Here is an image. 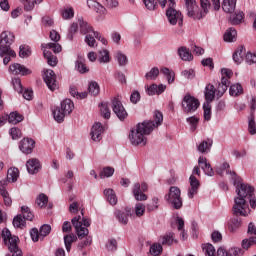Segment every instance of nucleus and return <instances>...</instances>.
<instances>
[{"mask_svg":"<svg viewBox=\"0 0 256 256\" xmlns=\"http://www.w3.org/2000/svg\"><path fill=\"white\" fill-rule=\"evenodd\" d=\"M112 111L115 113L116 117L120 121H125V118L128 117L127 110H125V107L123 106V103L119 99V97H115L112 100Z\"/></svg>","mask_w":256,"mask_h":256,"instance_id":"10","label":"nucleus"},{"mask_svg":"<svg viewBox=\"0 0 256 256\" xmlns=\"http://www.w3.org/2000/svg\"><path fill=\"white\" fill-rule=\"evenodd\" d=\"M26 168L30 175H35L38 171H41V162L37 158L29 159L26 162Z\"/></svg>","mask_w":256,"mask_h":256,"instance_id":"19","label":"nucleus"},{"mask_svg":"<svg viewBox=\"0 0 256 256\" xmlns=\"http://www.w3.org/2000/svg\"><path fill=\"white\" fill-rule=\"evenodd\" d=\"M78 25L82 35H89L91 33L94 35V33H97V31L93 30V26L87 23L83 18L78 19Z\"/></svg>","mask_w":256,"mask_h":256,"instance_id":"21","label":"nucleus"},{"mask_svg":"<svg viewBox=\"0 0 256 256\" xmlns=\"http://www.w3.org/2000/svg\"><path fill=\"white\" fill-rule=\"evenodd\" d=\"M6 117L8 122L12 125H17V123H21V121H23V115L17 112H12L8 116L6 115Z\"/></svg>","mask_w":256,"mask_h":256,"instance_id":"40","label":"nucleus"},{"mask_svg":"<svg viewBox=\"0 0 256 256\" xmlns=\"http://www.w3.org/2000/svg\"><path fill=\"white\" fill-rule=\"evenodd\" d=\"M160 243L162 245H168V246L173 245V243H177V240L175 239V233L173 232L166 233L164 236L161 237Z\"/></svg>","mask_w":256,"mask_h":256,"instance_id":"30","label":"nucleus"},{"mask_svg":"<svg viewBox=\"0 0 256 256\" xmlns=\"http://www.w3.org/2000/svg\"><path fill=\"white\" fill-rule=\"evenodd\" d=\"M53 117L57 123H63L65 121V116L67 113L63 109H61V106H57L53 111Z\"/></svg>","mask_w":256,"mask_h":256,"instance_id":"31","label":"nucleus"},{"mask_svg":"<svg viewBox=\"0 0 256 256\" xmlns=\"http://www.w3.org/2000/svg\"><path fill=\"white\" fill-rule=\"evenodd\" d=\"M245 19V14L242 11L232 14L229 18L231 25H239Z\"/></svg>","mask_w":256,"mask_h":256,"instance_id":"36","label":"nucleus"},{"mask_svg":"<svg viewBox=\"0 0 256 256\" xmlns=\"http://www.w3.org/2000/svg\"><path fill=\"white\" fill-rule=\"evenodd\" d=\"M229 93L231 97H239V95H243V86L239 83L231 85Z\"/></svg>","mask_w":256,"mask_h":256,"instance_id":"42","label":"nucleus"},{"mask_svg":"<svg viewBox=\"0 0 256 256\" xmlns=\"http://www.w3.org/2000/svg\"><path fill=\"white\" fill-rule=\"evenodd\" d=\"M218 175H230V179L235 180L237 177V174L235 172L229 170V163L224 162L218 169H217Z\"/></svg>","mask_w":256,"mask_h":256,"instance_id":"26","label":"nucleus"},{"mask_svg":"<svg viewBox=\"0 0 256 256\" xmlns=\"http://www.w3.org/2000/svg\"><path fill=\"white\" fill-rule=\"evenodd\" d=\"M115 59L120 67H125V65L129 63V60L127 59V55H125L121 51L116 52Z\"/></svg>","mask_w":256,"mask_h":256,"instance_id":"43","label":"nucleus"},{"mask_svg":"<svg viewBox=\"0 0 256 256\" xmlns=\"http://www.w3.org/2000/svg\"><path fill=\"white\" fill-rule=\"evenodd\" d=\"M9 71L10 73H12V75H22V76L30 75L31 73V70H29L27 67L19 63H14L10 65Z\"/></svg>","mask_w":256,"mask_h":256,"instance_id":"17","label":"nucleus"},{"mask_svg":"<svg viewBox=\"0 0 256 256\" xmlns=\"http://www.w3.org/2000/svg\"><path fill=\"white\" fill-rule=\"evenodd\" d=\"M186 121L189 124L191 131H195L197 129V126L199 125V117L191 116L188 117Z\"/></svg>","mask_w":256,"mask_h":256,"instance_id":"52","label":"nucleus"},{"mask_svg":"<svg viewBox=\"0 0 256 256\" xmlns=\"http://www.w3.org/2000/svg\"><path fill=\"white\" fill-rule=\"evenodd\" d=\"M159 73H161V70H159L158 67L151 68L150 71L145 74L146 81H157Z\"/></svg>","mask_w":256,"mask_h":256,"instance_id":"38","label":"nucleus"},{"mask_svg":"<svg viewBox=\"0 0 256 256\" xmlns=\"http://www.w3.org/2000/svg\"><path fill=\"white\" fill-rule=\"evenodd\" d=\"M148 213H153V211H157L159 209V198L153 197L151 203H148L146 206Z\"/></svg>","mask_w":256,"mask_h":256,"instance_id":"48","label":"nucleus"},{"mask_svg":"<svg viewBox=\"0 0 256 256\" xmlns=\"http://www.w3.org/2000/svg\"><path fill=\"white\" fill-rule=\"evenodd\" d=\"M13 226L16 227V229H23L25 227V219L21 215H17L13 219Z\"/></svg>","mask_w":256,"mask_h":256,"instance_id":"53","label":"nucleus"},{"mask_svg":"<svg viewBox=\"0 0 256 256\" xmlns=\"http://www.w3.org/2000/svg\"><path fill=\"white\" fill-rule=\"evenodd\" d=\"M50 39L51 41H54V43L42 44V48L52 49L54 53H61L62 48L60 44L57 43L61 39L59 33H57L55 30L50 31Z\"/></svg>","mask_w":256,"mask_h":256,"instance_id":"11","label":"nucleus"},{"mask_svg":"<svg viewBox=\"0 0 256 256\" xmlns=\"http://www.w3.org/2000/svg\"><path fill=\"white\" fill-rule=\"evenodd\" d=\"M72 225L79 239H85L89 235L87 227H91V220L83 217V210H81V215L72 218Z\"/></svg>","mask_w":256,"mask_h":256,"instance_id":"5","label":"nucleus"},{"mask_svg":"<svg viewBox=\"0 0 256 256\" xmlns=\"http://www.w3.org/2000/svg\"><path fill=\"white\" fill-rule=\"evenodd\" d=\"M176 223H177L178 231H181L180 237L181 239H183V241H185V239H187V233H185V230H183V227H185V221L183 220V218L177 217Z\"/></svg>","mask_w":256,"mask_h":256,"instance_id":"47","label":"nucleus"},{"mask_svg":"<svg viewBox=\"0 0 256 256\" xmlns=\"http://www.w3.org/2000/svg\"><path fill=\"white\" fill-rule=\"evenodd\" d=\"M114 215L120 225H127V223H129V217L131 215V208H126L125 210H116Z\"/></svg>","mask_w":256,"mask_h":256,"instance_id":"15","label":"nucleus"},{"mask_svg":"<svg viewBox=\"0 0 256 256\" xmlns=\"http://www.w3.org/2000/svg\"><path fill=\"white\" fill-rule=\"evenodd\" d=\"M35 147V140L31 138H24L19 144V149L24 153V155H30L33 153Z\"/></svg>","mask_w":256,"mask_h":256,"instance_id":"14","label":"nucleus"},{"mask_svg":"<svg viewBox=\"0 0 256 256\" xmlns=\"http://www.w3.org/2000/svg\"><path fill=\"white\" fill-rule=\"evenodd\" d=\"M169 7L166 10V17L170 25H183V14L175 9V0H168Z\"/></svg>","mask_w":256,"mask_h":256,"instance_id":"6","label":"nucleus"},{"mask_svg":"<svg viewBox=\"0 0 256 256\" xmlns=\"http://www.w3.org/2000/svg\"><path fill=\"white\" fill-rule=\"evenodd\" d=\"M75 17V9L73 7H65L62 10V18L65 19L66 21H69Z\"/></svg>","mask_w":256,"mask_h":256,"instance_id":"44","label":"nucleus"},{"mask_svg":"<svg viewBox=\"0 0 256 256\" xmlns=\"http://www.w3.org/2000/svg\"><path fill=\"white\" fill-rule=\"evenodd\" d=\"M146 93L147 95L153 96V95H161L162 93H165V89H167V86L165 84H155L153 83L150 86H146Z\"/></svg>","mask_w":256,"mask_h":256,"instance_id":"16","label":"nucleus"},{"mask_svg":"<svg viewBox=\"0 0 256 256\" xmlns=\"http://www.w3.org/2000/svg\"><path fill=\"white\" fill-rule=\"evenodd\" d=\"M21 212H22V218L24 221H33V212H31V209L27 206H22L21 207Z\"/></svg>","mask_w":256,"mask_h":256,"instance_id":"50","label":"nucleus"},{"mask_svg":"<svg viewBox=\"0 0 256 256\" xmlns=\"http://www.w3.org/2000/svg\"><path fill=\"white\" fill-rule=\"evenodd\" d=\"M12 85L14 87V91H17V93H23V85L21 84V79L13 78Z\"/></svg>","mask_w":256,"mask_h":256,"instance_id":"63","label":"nucleus"},{"mask_svg":"<svg viewBox=\"0 0 256 256\" xmlns=\"http://www.w3.org/2000/svg\"><path fill=\"white\" fill-rule=\"evenodd\" d=\"M49 233H51V225L44 224L40 227L39 235H40V237H42V239L44 237H47V235H49Z\"/></svg>","mask_w":256,"mask_h":256,"instance_id":"62","label":"nucleus"},{"mask_svg":"<svg viewBox=\"0 0 256 256\" xmlns=\"http://www.w3.org/2000/svg\"><path fill=\"white\" fill-rule=\"evenodd\" d=\"M203 252L206 256H215V246L212 244H205L203 246Z\"/></svg>","mask_w":256,"mask_h":256,"instance_id":"60","label":"nucleus"},{"mask_svg":"<svg viewBox=\"0 0 256 256\" xmlns=\"http://www.w3.org/2000/svg\"><path fill=\"white\" fill-rule=\"evenodd\" d=\"M43 55L45 59H47V63L50 67H55V65H57V56L53 55L51 51L44 50Z\"/></svg>","mask_w":256,"mask_h":256,"instance_id":"45","label":"nucleus"},{"mask_svg":"<svg viewBox=\"0 0 256 256\" xmlns=\"http://www.w3.org/2000/svg\"><path fill=\"white\" fill-rule=\"evenodd\" d=\"M19 57H21V59L31 57V48L28 45H21L19 47Z\"/></svg>","mask_w":256,"mask_h":256,"instance_id":"51","label":"nucleus"},{"mask_svg":"<svg viewBox=\"0 0 256 256\" xmlns=\"http://www.w3.org/2000/svg\"><path fill=\"white\" fill-rule=\"evenodd\" d=\"M77 236L75 234H69L64 236V245L66 247V251L69 253L71 251V245H73L74 241H76Z\"/></svg>","mask_w":256,"mask_h":256,"instance_id":"46","label":"nucleus"},{"mask_svg":"<svg viewBox=\"0 0 256 256\" xmlns=\"http://www.w3.org/2000/svg\"><path fill=\"white\" fill-rule=\"evenodd\" d=\"M234 185H236L237 197L234 199L232 211L236 217H249L251 209L246 199L248 197L250 207L256 209L255 189L249 184H237L235 181Z\"/></svg>","mask_w":256,"mask_h":256,"instance_id":"1","label":"nucleus"},{"mask_svg":"<svg viewBox=\"0 0 256 256\" xmlns=\"http://www.w3.org/2000/svg\"><path fill=\"white\" fill-rule=\"evenodd\" d=\"M245 59L248 65H253L254 63H256V51L254 53L252 52L246 53Z\"/></svg>","mask_w":256,"mask_h":256,"instance_id":"64","label":"nucleus"},{"mask_svg":"<svg viewBox=\"0 0 256 256\" xmlns=\"http://www.w3.org/2000/svg\"><path fill=\"white\" fill-rule=\"evenodd\" d=\"M237 7V0H223L222 9L225 13H233Z\"/></svg>","mask_w":256,"mask_h":256,"instance_id":"27","label":"nucleus"},{"mask_svg":"<svg viewBox=\"0 0 256 256\" xmlns=\"http://www.w3.org/2000/svg\"><path fill=\"white\" fill-rule=\"evenodd\" d=\"M252 245H256V236H252L242 241L243 249H249V247H252Z\"/></svg>","mask_w":256,"mask_h":256,"instance_id":"58","label":"nucleus"},{"mask_svg":"<svg viewBox=\"0 0 256 256\" xmlns=\"http://www.w3.org/2000/svg\"><path fill=\"white\" fill-rule=\"evenodd\" d=\"M99 63H109L111 61V57L109 56V50L103 49L99 52Z\"/></svg>","mask_w":256,"mask_h":256,"instance_id":"49","label":"nucleus"},{"mask_svg":"<svg viewBox=\"0 0 256 256\" xmlns=\"http://www.w3.org/2000/svg\"><path fill=\"white\" fill-rule=\"evenodd\" d=\"M224 41L226 43H233V41H237V30L235 28H229L224 33Z\"/></svg>","mask_w":256,"mask_h":256,"instance_id":"33","label":"nucleus"},{"mask_svg":"<svg viewBox=\"0 0 256 256\" xmlns=\"http://www.w3.org/2000/svg\"><path fill=\"white\" fill-rule=\"evenodd\" d=\"M136 217H143L145 215V204L138 202L134 207Z\"/></svg>","mask_w":256,"mask_h":256,"instance_id":"55","label":"nucleus"},{"mask_svg":"<svg viewBox=\"0 0 256 256\" xmlns=\"http://www.w3.org/2000/svg\"><path fill=\"white\" fill-rule=\"evenodd\" d=\"M19 179V169L17 168H10L7 172V178L4 179L8 183H16V181Z\"/></svg>","mask_w":256,"mask_h":256,"instance_id":"32","label":"nucleus"},{"mask_svg":"<svg viewBox=\"0 0 256 256\" xmlns=\"http://www.w3.org/2000/svg\"><path fill=\"white\" fill-rule=\"evenodd\" d=\"M61 109L67 115H71L73 113V109H75V104L71 101V99H65L61 102Z\"/></svg>","mask_w":256,"mask_h":256,"instance_id":"29","label":"nucleus"},{"mask_svg":"<svg viewBox=\"0 0 256 256\" xmlns=\"http://www.w3.org/2000/svg\"><path fill=\"white\" fill-rule=\"evenodd\" d=\"M199 100L191 94H187L184 96L182 100V108L184 113H195L197 109H199Z\"/></svg>","mask_w":256,"mask_h":256,"instance_id":"9","label":"nucleus"},{"mask_svg":"<svg viewBox=\"0 0 256 256\" xmlns=\"http://www.w3.org/2000/svg\"><path fill=\"white\" fill-rule=\"evenodd\" d=\"M212 146L213 140H204L198 145L197 150L199 151V153H203L204 155H206L211 151Z\"/></svg>","mask_w":256,"mask_h":256,"instance_id":"28","label":"nucleus"},{"mask_svg":"<svg viewBox=\"0 0 256 256\" xmlns=\"http://www.w3.org/2000/svg\"><path fill=\"white\" fill-rule=\"evenodd\" d=\"M107 251H111L112 253L117 251V240L114 238H110L106 243Z\"/></svg>","mask_w":256,"mask_h":256,"instance_id":"59","label":"nucleus"},{"mask_svg":"<svg viewBox=\"0 0 256 256\" xmlns=\"http://www.w3.org/2000/svg\"><path fill=\"white\" fill-rule=\"evenodd\" d=\"M47 203H49V198L45 194H40L36 198V204L38 205V207H45V205H47Z\"/></svg>","mask_w":256,"mask_h":256,"instance_id":"57","label":"nucleus"},{"mask_svg":"<svg viewBox=\"0 0 256 256\" xmlns=\"http://www.w3.org/2000/svg\"><path fill=\"white\" fill-rule=\"evenodd\" d=\"M241 227V219L238 217H233L228 222V228L232 233H235L237 229Z\"/></svg>","mask_w":256,"mask_h":256,"instance_id":"41","label":"nucleus"},{"mask_svg":"<svg viewBox=\"0 0 256 256\" xmlns=\"http://www.w3.org/2000/svg\"><path fill=\"white\" fill-rule=\"evenodd\" d=\"M105 131V128H103V124L100 122H95L91 128V139L93 141L99 142L101 139H103V133Z\"/></svg>","mask_w":256,"mask_h":256,"instance_id":"13","label":"nucleus"},{"mask_svg":"<svg viewBox=\"0 0 256 256\" xmlns=\"http://www.w3.org/2000/svg\"><path fill=\"white\" fill-rule=\"evenodd\" d=\"M190 181V188L188 189V197L189 199H193L199 191V186L201 185L199 183V180L194 175H191L189 178Z\"/></svg>","mask_w":256,"mask_h":256,"instance_id":"18","label":"nucleus"},{"mask_svg":"<svg viewBox=\"0 0 256 256\" xmlns=\"http://www.w3.org/2000/svg\"><path fill=\"white\" fill-rule=\"evenodd\" d=\"M132 193L136 201H147V195L141 191V184L135 183Z\"/></svg>","mask_w":256,"mask_h":256,"instance_id":"23","label":"nucleus"},{"mask_svg":"<svg viewBox=\"0 0 256 256\" xmlns=\"http://www.w3.org/2000/svg\"><path fill=\"white\" fill-rule=\"evenodd\" d=\"M75 68L77 69L78 72L80 73H89V68L87 67V64H85V59L79 57L76 60L75 63Z\"/></svg>","mask_w":256,"mask_h":256,"instance_id":"39","label":"nucleus"},{"mask_svg":"<svg viewBox=\"0 0 256 256\" xmlns=\"http://www.w3.org/2000/svg\"><path fill=\"white\" fill-rule=\"evenodd\" d=\"M151 255L158 256L160 253H163V246L160 243H154L150 247Z\"/></svg>","mask_w":256,"mask_h":256,"instance_id":"54","label":"nucleus"},{"mask_svg":"<svg viewBox=\"0 0 256 256\" xmlns=\"http://www.w3.org/2000/svg\"><path fill=\"white\" fill-rule=\"evenodd\" d=\"M15 41V34L10 31H4L0 35V57L3 58V64L9 65L11 58L17 57L15 50L11 49V45Z\"/></svg>","mask_w":256,"mask_h":256,"instance_id":"4","label":"nucleus"},{"mask_svg":"<svg viewBox=\"0 0 256 256\" xmlns=\"http://www.w3.org/2000/svg\"><path fill=\"white\" fill-rule=\"evenodd\" d=\"M166 201L172 205L173 209L183 207V198H181V189L177 186H171L169 193L165 196Z\"/></svg>","mask_w":256,"mask_h":256,"instance_id":"7","label":"nucleus"},{"mask_svg":"<svg viewBox=\"0 0 256 256\" xmlns=\"http://www.w3.org/2000/svg\"><path fill=\"white\" fill-rule=\"evenodd\" d=\"M115 175V168L111 166H106L100 170L99 177L100 179H109Z\"/></svg>","mask_w":256,"mask_h":256,"instance_id":"34","label":"nucleus"},{"mask_svg":"<svg viewBox=\"0 0 256 256\" xmlns=\"http://www.w3.org/2000/svg\"><path fill=\"white\" fill-rule=\"evenodd\" d=\"M185 9L188 17L194 21H199L205 17L196 0H185Z\"/></svg>","mask_w":256,"mask_h":256,"instance_id":"8","label":"nucleus"},{"mask_svg":"<svg viewBox=\"0 0 256 256\" xmlns=\"http://www.w3.org/2000/svg\"><path fill=\"white\" fill-rule=\"evenodd\" d=\"M178 55L182 61H191L193 59V54L191 50L185 46L178 48Z\"/></svg>","mask_w":256,"mask_h":256,"instance_id":"25","label":"nucleus"},{"mask_svg":"<svg viewBox=\"0 0 256 256\" xmlns=\"http://www.w3.org/2000/svg\"><path fill=\"white\" fill-rule=\"evenodd\" d=\"M203 109H204V119H205V121H211V104L205 102L203 104Z\"/></svg>","mask_w":256,"mask_h":256,"instance_id":"61","label":"nucleus"},{"mask_svg":"<svg viewBox=\"0 0 256 256\" xmlns=\"http://www.w3.org/2000/svg\"><path fill=\"white\" fill-rule=\"evenodd\" d=\"M43 79L50 91H55V89H57V77L55 76V72H53V70H46L44 72Z\"/></svg>","mask_w":256,"mask_h":256,"instance_id":"12","label":"nucleus"},{"mask_svg":"<svg viewBox=\"0 0 256 256\" xmlns=\"http://www.w3.org/2000/svg\"><path fill=\"white\" fill-rule=\"evenodd\" d=\"M163 123V113L160 111L154 112V121L145 120L142 123H138L136 127L132 128L129 133V141L134 147H144L147 145V135H151L153 130L161 126Z\"/></svg>","mask_w":256,"mask_h":256,"instance_id":"2","label":"nucleus"},{"mask_svg":"<svg viewBox=\"0 0 256 256\" xmlns=\"http://www.w3.org/2000/svg\"><path fill=\"white\" fill-rule=\"evenodd\" d=\"M222 73V78H221V83H219L217 90H215V86L212 84H208L205 87V99L206 103H211L213 99H215V95L217 99H220V97H223L225 95V92L227 89H229V86L231 85V77H233V71L228 68H223L221 70Z\"/></svg>","mask_w":256,"mask_h":256,"instance_id":"3","label":"nucleus"},{"mask_svg":"<svg viewBox=\"0 0 256 256\" xmlns=\"http://www.w3.org/2000/svg\"><path fill=\"white\" fill-rule=\"evenodd\" d=\"M246 50L245 47L240 46L237 48V50L233 53L232 58L234 63H236V65H241V63H243L245 57H246Z\"/></svg>","mask_w":256,"mask_h":256,"instance_id":"22","label":"nucleus"},{"mask_svg":"<svg viewBox=\"0 0 256 256\" xmlns=\"http://www.w3.org/2000/svg\"><path fill=\"white\" fill-rule=\"evenodd\" d=\"M160 73H162V75H165L169 85H172V83H175V72H173L167 67H162L160 69Z\"/></svg>","mask_w":256,"mask_h":256,"instance_id":"37","label":"nucleus"},{"mask_svg":"<svg viewBox=\"0 0 256 256\" xmlns=\"http://www.w3.org/2000/svg\"><path fill=\"white\" fill-rule=\"evenodd\" d=\"M87 6L89 9H93V11L99 13V15H105L106 9L101 5V3L95 0H87Z\"/></svg>","mask_w":256,"mask_h":256,"instance_id":"24","label":"nucleus"},{"mask_svg":"<svg viewBox=\"0 0 256 256\" xmlns=\"http://www.w3.org/2000/svg\"><path fill=\"white\" fill-rule=\"evenodd\" d=\"M88 91L90 94H92L93 96H97V94L99 93L100 91V88H99V84L96 82V81H92L89 83V86H88Z\"/></svg>","mask_w":256,"mask_h":256,"instance_id":"56","label":"nucleus"},{"mask_svg":"<svg viewBox=\"0 0 256 256\" xmlns=\"http://www.w3.org/2000/svg\"><path fill=\"white\" fill-rule=\"evenodd\" d=\"M104 196L106 197L110 205H115L117 203V195L115 194V191L113 189L111 188L105 189Z\"/></svg>","mask_w":256,"mask_h":256,"instance_id":"35","label":"nucleus"},{"mask_svg":"<svg viewBox=\"0 0 256 256\" xmlns=\"http://www.w3.org/2000/svg\"><path fill=\"white\" fill-rule=\"evenodd\" d=\"M198 164L200 165L201 169L204 171L205 175H208V177H213L215 175V171H213V167H211V164L207 162V158H205L204 156L199 157Z\"/></svg>","mask_w":256,"mask_h":256,"instance_id":"20","label":"nucleus"}]
</instances>
